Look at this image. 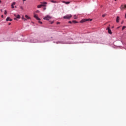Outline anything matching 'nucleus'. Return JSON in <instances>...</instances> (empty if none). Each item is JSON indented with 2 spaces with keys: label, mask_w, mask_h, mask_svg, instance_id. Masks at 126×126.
I'll use <instances>...</instances> for the list:
<instances>
[{
  "label": "nucleus",
  "mask_w": 126,
  "mask_h": 126,
  "mask_svg": "<svg viewBox=\"0 0 126 126\" xmlns=\"http://www.w3.org/2000/svg\"><path fill=\"white\" fill-rule=\"evenodd\" d=\"M71 17H72V15L69 14V15H66L63 17V18L64 19H70Z\"/></svg>",
  "instance_id": "obj_1"
},
{
  "label": "nucleus",
  "mask_w": 126,
  "mask_h": 126,
  "mask_svg": "<svg viewBox=\"0 0 126 126\" xmlns=\"http://www.w3.org/2000/svg\"><path fill=\"white\" fill-rule=\"evenodd\" d=\"M86 21H92V19H83L80 21V23H83L84 22H86Z\"/></svg>",
  "instance_id": "obj_2"
},
{
  "label": "nucleus",
  "mask_w": 126,
  "mask_h": 126,
  "mask_svg": "<svg viewBox=\"0 0 126 126\" xmlns=\"http://www.w3.org/2000/svg\"><path fill=\"white\" fill-rule=\"evenodd\" d=\"M52 18V17L51 16L49 15H47L44 18H43V19L44 20H47L49 21L50 20V19H51Z\"/></svg>",
  "instance_id": "obj_3"
},
{
  "label": "nucleus",
  "mask_w": 126,
  "mask_h": 126,
  "mask_svg": "<svg viewBox=\"0 0 126 126\" xmlns=\"http://www.w3.org/2000/svg\"><path fill=\"white\" fill-rule=\"evenodd\" d=\"M124 8H126V4L121 5V6H120V9H121V11H124Z\"/></svg>",
  "instance_id": "obj_4"
},
{
  "label": "nucleus",
  "mask_w": 126,
  "mask_h": 126,
  "mask_svg": "<svg viewBox=\"0 0 126 126\" xmlns=\"http://www.w3.org/2000/svg\"><path fill=\"white\" fill-rule=\"evenodd\" d=\"M106 30L108 31V32L109 34H112V31L110 29V27H107V29H106Z\"/></svg>",
  "instance_id": "obj_5"
},
{
  "label": "nucleus",
  "mask_w": 126,
  "mask_h": 126,
  "mask_svg": "<svg viewBox=\"0 0 126 126\" xmlns=\"http://www.w3.org/2000/svg\"><path fill=\"white\" fill-rule=\"evenodd\" d=\"M34 18H36V19H37V20H38V21L41 20V19L39 18V17H38V16H37V15H34Z\"/></svg>",
  "instance_id": "obj_6"
},
{
  "label": "nucleus",
  "mask_w": 126,
  "mask_h": 126,
  "mask_svg": "<svg viewBox=\"0 0 126 126\" xmlns=\"http://www.w3.org/2000/svg\"><path fill=\"white\" fill-rule=\"evenodd\" d=\"M42 4H41V6H47V5H46V4H47V2H43L42 3H41Z\"/></svg>",
  "instance_id": "obj_7"
},
{
  "label": "nucleus",
  "mask_w": 126,
  "mask_h": 126,
  "mask_svg": "<svg viewBox=\"0 0 126 126\" xmlns=\"http://www.w3.org/2000/svg\"><path fill=\"white\" fill-rule=\"evenodd\" d=\"M16 4V3L15 2H13L11 4V8H14V5H15Z\"/></svg>",
  "instance_id": "obj_8"
},
{
  "label": "nucleus",
  "mask_w": 126,
  "mask_h": 126,
  "mask_svg": "<svg viewBox=\"0 0 126 126\" xmlns=\"http://www.w3.org/2000/svg\"><path fill=\"white\" fill-rule=\"evenodd\" d=\"M6 21H12V19H10V17H7L6 19Z\"/></svg>",
  "instance_id": "obj_9"
},
{
  "label": "nucleus",
  "mask_w": 126,
  "mask_h": 126,
  "mask_svg": "<svg viewBox=\"0 0 126 126\" xmlns=\"http://www.w3.org/2000/svg\"><path fill=\"white\" fill-rule=\"evenodd\" d=\"M14 15L15 17H16V18H18V19L20 18V15H16L15 14H14Z\"/></svg>",
  "instance_id": "obj_10"
},
{
  "label": "nucleus",
  "mask_w": 126,
  "mask_h": 126,
  "mask_svg": "<svg viewBox=\"0 0 126 126\" xmlns=\"http://www.w3.org/2000/svg\"><path fill=\"white\" fill-rule=\"evenodd\" d=\"M63 3H65V4H69V3H70V2L69 1H67V2H65L64 1H63Z\"/></svg>",
  "instance_id": "obj_11"
},
{
  "label": "nucleus",
  "mask_w": 126,
  "mask_h": 126,
  "mask_svg": "<svg viewBox=\"0 0 126 126\" xmlns=\"http://www.w3.org/2000/svg\"><path fill=\"white\" fill-rule=\"evenodd\" d=\"M119 20H120V17L117 16V18H116V22H117V23H119Z\"/></svg>",
  "instance_id": "obj_12"
},
{
  "label": "nucleus",
  "mask_w": 126,
  "mask_h": 126,
  "mask_svg": "<svg viewBox=\"0 0 126 126\" xmlns=\"http://www.w3.org/2000/svg\"><path fill=\"white\" fill-rule=\"evenodd\" d=\"M25 17L26 18H27V19H30V17L28 16V15H25Z\"/></svg>",
  "instance_id": "obj_13"
},
{
  "label": "nucleus",
  "mask_w": 126,
  "mask_h": 126,
  "mask_svg": "<svg viewBox=\"0 0 126 126\" xmlns=\"http://www.w3.org/2000/svg\"><path fill=\"white\" fill-rule=\"evenodd\" d=\"M41 7H42V5L41 4L37 5V8H41Z\"/></svg>",
  "instance_id": "obj_14"
},
{
  "label": "nucleus",
  "mask_w": 126,
  "mask_h": 126,
  "mask_svg": "<svg viewBox=\"0 0 126 126\" xmlns=\"http://www.w3.org/2000/svg\"><path fill=\"white\" fill-rule=\"evenodd\" d=\"M126 26H123L122 28V30H125V29H126Z\"/></svg>",
  "instance_id": "obj_15"
},
{
  "label": "nucleus",
  "mask_w": 126,
  "mask_h": 126,
  "mask_svg": "<svg viewBox=\"0 0 126 126\" xmlns=\"http://www.w3.org/2000/svg\"><path fill=\"white\" fill-rule=\"evenodd\" d=\"M72 22H73V23H78V22H77V21H72Z\"/></svg>",
  "instance_id": "obj_16"
},
{
  "label": "nucleus",
  "mask_w": 126,
  "mask_h": 126,
  "mask_svg": "<svg viewBox=\"0 0 126 126\" xmlns=\"http://www.w3.org/2000/svg\"><path fill=\"white\" fill-rule=\"evenodd\" d=\"M51 2H53L54 3H56L57 1H54L53 0H51Z\"/></svg>",
  "instance_id": "obj_17"
},
{
  "label": "nucleus",
  "mask_w": 126,
  "mask_h": 126,
  "mask_svg": "<svg viewBox=\"0 0 126 126\" xmlns=\"http://www.w3.org/2000/svg\"><path fill=\"white\" fill-rule=\"evenodd\" d=\"M74 19H77V17H76V15H74Z\"/></svg>",
  "instance_id": "obj_18"
},
{
  "label": "nucleus",
  "mask_w": 126,
  "mask_h": 126,
  "mask_svg": "<svg viewBox=\"0 0 126 126\" xmlns=\"http://www.w3.org/2000/svg\"><path fill=\"white\" fill-rule=\"evenodd\" d=\"M7 14V12L6 11V10H4V14L6 15Z\"/></svg>",
  "instance_id": "obj_19"
},
{
  "label": "nucleus",
  "mask_w": 126,
  "mask_h": 126,
  "mask_svg": "<svg viewBox=\"0 0 126 126\" xmlns=\"http://www.w3.org/2000/svg\"><path fill=\"white\" fill-rule=\"evenodd\" d=\"M106 15H107V14H106L102 15V17H105V16H106Z\"/></svg>",
  "instance_id": "obj_20"
},
{
  "label": "nucleus",
  "mask_w": 126,
  "mask_h": 126,
  "mask_svg": "<svg viewBox=\"0 0 126 126\" xmlns=\"http://www.w3.org/2000/svg\"><path fill=\"white\" fill-rule=\"evenodd\" d=\"M68 23H69L70 24H71V23H72V22L69 21L68 22Z\"/></svg>",
  "instance_id": "obj_21"
},
{
  "label": "nucleus",
  "mask_w": 126,
  "mask_h": 126,
  "mask_svg": "<svg viewBox=\"0 0 126 126\" xmlns=\"http://www.w3.org/2000/svg\"><path fill=\"white\" fill-rule=\"evenodd\" d=\"M20 8H21V9H22V10H23V7L21 6V7H20Z\"/></svg>",
  "instance_id": "obj_22"
},
{
  "label": "nucleus",
  "mask_w": 126,
  "mask_h": 126,
  "mask_svg": "<svg viewBox=\"0 0 126 126\" xmlns=\"http://www.w3.org/2000/svg\"><path fill=\"white\" fill-rule=\"evenodd\" d=\"M38 22H39V23H40V24H42V22H41V21H39Z\"/></svg>",
  "instance_id": "obj_23"
},
{
  "label": "nucleus",
  "mask_w": 126,
  "mask_h": 126,
  "mask_svg": "<svg viewBox=\"0 0 126 126\" xmlns=\"http://www.w3.org/2000/svg\"><path fill=\"white\" fill-rule=\"evenodd\" d=\"M24 21H26V20H27V19L24 18Z\"/></svg>",
  "instance_id": "obj_24"
},
{
  "label": "nucleus",
  "mask_w": 126,
  "mask_h": 126,
  "mask_svg": "<svg viewBox=\"0 0 126 126\" xmlns=\"http://www.w3.org/2000/svg\"><path fill=\"white\" fill-rule=\"evenodd\" d=\"M46 7H44V8H43V10H46Z\"/></svg>",
  "instance_id": "obj_25"
},
{
  "label": "nucleus",
  "mask_w": 126,
  "mask_h": 126,
  "mask_svg": "<svg viewBox=\"0 0 126 126\" xmlns=\"http://www.w3.org/2000/svg\"><path fill=\"white\" fill-rule=\"evenodd\" d=\"M1 17L2 18H3V15H2L1 16Z\"/></svg>",
  "instance_id": "obj_26"
},
{
  "label": "nucleus",
  "mask_w": 126,
  "mask_h": 126,
  "mask_svg": "<svg viewBox=\"0 0 126 126\" xmlns=\"http://www.w3.org/2000/svg\"><path fill=\"white\" fill-rule=\"evenodd\" d=\"M53 23H54V21L51 22V24H53Z\"/></svg>",
  "instance_id": "obj_27"
},
{
  "label": "nucleus",
  "mask_w": 126,
  "mask_h": 126,
  "mask_svg": "<svg viewBox=\"0 0 126 126\" xmlns=\"http://www.w3.org/2000/svg\"><path fill=\"white\" fill-rule=\"evenodd\" d=\"M119 28H121V27H118L117 29H119Z\"/></svg>",
  "instance_id": "obj_28"
},
{
  "label": "nucleus",
  "mask_w": 126,
  "mask_h": 126,
  "mask_svg": "<svg viewBox=\"0 0 126 126\" xmlns=\"http://www.w3.org/2000/svg\"><path fill=\"white\" fill-rule=\"evenodd\" d=\"M11 25V23H10L8 24V25Z\"/></svg>",
  "instance_id": "obj_29"
},
{
  "label": "nucleus",
  "mask_w": 126,
  "mask_h": 126,
  "mask_svg": "<svg viewBox=\"0 0 126 126\" xmlns=\"http://www.w3.org/2000/svg\"><path fill=\"white\" fill-rule=\"evenodd\" d=\"M36 12H39V10L36 11Z\"/></svg>",
  "instance_id": "obj_30"
},
{
  "label": "nucleus",
  "mask_w": 126,
  "mask_h": 126,
  "mask_svg": "<svg viewBox=\"0 0 126 126\" xmlns=\"http://www.w3.org/2000/svg\"><path fill=\"white\" fill-rule=\"evenodd\" d=\"M16 18H15L14 20H16Z\"/></svg>",
  "instance_id": "obj_31"
},
{
  "label": "nucleus",
  "mask_w": 126,
  "mask_h": 126,
  "mask_svg": "<svg viewBox=\"0 0 126 126\" xmlns=\"http://www.w3.org/2000/svg\"><path fill=\"white\" fill-rule=\"evenodd\" d=\"M23 1H26V0H22Z\"/></svg>",
  "instance_id": "obj_32"
},
{
  "label": "nucleus",
  "mask_w": 126,
  "mask_h": 126,
  "mask_svg": "<svg viewBox=\"0 0 126 126\" xmlns=\"http://www.w3.org/2000/svg\"><path fill=\"white\" fill-rule=\"evenodd\" d=\"M125 18H126V14H125Z\"/></svg>",
  "instance_id": "obj_33"
},
{
  "label": "nucleus",
  "mask_w": 126,
  "mask_h": 126,
  "mask_svg": "<svg viewBox=\"0 0 126 126\" xmlns=\"http://www.w3.org/2000/svg\"><path fill=\"white\" fill-rule=\"evenodd\" d=\"M57 24H60V22L57 23Z\"/></svg>",
  "instance_id": "obj_34"
},
{
  "label": "nucleus",
  "mask_w": 126,
  "mask_h": 126,
  "mask_svg": "<svg viewBox=\"0 0 126 126\" xmlns=\"http://www.w3.org/2000/svg\"><path fill=\"white\" fill-rule=\"evenodd\" d=\"M118 0H115V1H117Z\"/></svg>",
  "instance_id": "obj_35"
},
{
  "label": "nucleus",
  "mask_w": 126,
  "mask_h": 126,
  "mask_svg": "<svg viewBox=\"0 0 126 126\" xmlns=\"http://www.w3.org/2000/svg\"><path fill=\"white\" fill-rule=\"evenodd\" d=\"M0 2H1V0H0Z\"/></svg>",
  "instance_id": "obj_36"
},
{
  "label": "nucleus",
  "mask_w": 126,
  "mask_h": 126,
  "mask_svg": "<svg viewBox=\"0 0 126 126\" xmlns=\"http://www.w3.org/2000/svg\"><path fill=\"white\" fill-rule=\"evenodd\" d=\"M22 19H24V17H23V18H22Z\"/></svg>",
  "instance_id": "obj_37"
},
{
  "label": "nucleus",
  "mask_w": 126,
  "mask_h": 126,
  "mask_svg": "<svg viewBox=\"0 0 126 126\" xmlns=\"http://www.w3.org/2000/svg\"><path fill=\"white\" fill-rule=\"evenodd\" d=\"M0 11H2V10L1 9V10H0Z\"/></svg>",
  "instance_id": "obj_38"
},
{
  "label": "nucleus",
  "mask_w": 126,
  "mask_h": 126,
  "mask_svg": "<svg viewBox=\"0 0 126 126\" xmlns=\"http://www.w3.org/2000/svg\"><path fill=\"white\" fill-rule=\"evenodd\" d=\"M112 28H114V27H112Z\"/></svg>",
  "instance_id": "obj_39"
}]
</instances>
